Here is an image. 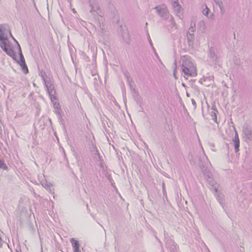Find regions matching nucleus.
Here are the masks:
<instances>
[{
	"mask_svg": "<svg viewBox=\"0 0 252 252\" xmlns=\"http://www.w3.org/2000/svg\"><path fill=\"white\" fill-rule=\"evenodd\" d=\"M70 242L72 244L73 252H81V250H80V244L79 243V242L75 239L74 238H71L70 239Z\"/></svg>",
	"mask_w": 252,
	"mask_h": 252,
	"instance_id": "10",
	"label": "nucleus"
},
{
	"mask_svg": "<svg viewBox=\"0 0 252 252\" xmlns=\"http://www.w3.org/2000/svg\"><path fill=\"white\" fill-rule=\"evenodd\" d=\"M174 1H178V0H172V1L173 2Z\"/></svg>",
	"mask_w": 252,
	"mask_h": 252,
	"instance_id": "36",
	"label": "nucleus"
},
{
	"mask_svg": "<svg viewBox=\"0 0 252 252\" xmlns=\"http://www.w3.org/2000/svg\"><path fill=\"white\" fill-rule=\"evenodd\" d=\"M216 197H217V200L220 202V203H221L220 195L219 194H218L216 195Z\"/></svg>",
	"mask_w": 252,
	"mask_h": 252,
	"instance_id": "27",
	"label": "nucleus"
},
{
	"mask_svg": "<svg viewBox=\"0 0 252 252\" xmlns=\"http://www.w3.org/2000/svg\"><path fill=\"white\" fill-rule=\"evenodd\" d=\"M187 39L189 47H192L194 41V35L192 33L187 32Z\"/></svg>",
	"mask_w": 252,
	"mask_h": 252,
	"instance_id": "11",
	"label": "nucleus"
},
{
	"mask_svg": "<svg viewBox=\"0 0 252 252\" xmlns=\"http://www.w3.org/2000/svg\"><path fill=\"white\" fill-rule=\"evenodd\" d=\"M194 83H195V80H191L189 81V85L191 87H192L194 86Z\"/></svg>",
	"mask_w": 252,
	"mask_h": 252,
	"instance_id": "25",
	"label": "nucleus"
},
{
	"mask_svg": "<svg viewBox=\"0 0 252 252\" xmlns=\"http://www.w3.org/2000/svg\"><path fill=\"white\" fill-rule=\"evenodd\" d=\"M182 85H183V86H185V85H184V83H182Z\"/></svg>",
	"mask_w": 252,
	"mask_h": 252,
	"instance_id": "37",
	"label": "nucleus"
},
{
	"mask_svg": "<svg viewBox=\"0 0 252 252\" xmlns=\"http://www.w3.org/2000/svg\"><path fill=\"white\" fill-rule=\"evenodd\" d=\"M214 191L216 193H217L218 192V189L217 188H216V187H215L214 188Z\"/></svg>",
	"mask_w": 252,
	"mask_h": 252,
	"instance_id": "33",
	"label": "nucleus"
},
{
	"mask_svg": "<svg viewBox=\"0 0 252 252\" xmlns=\"http://www.w3.org/2000/svg\"><path fill=\"white\" fill-rule=\"evenodd\" d=\"M216 3H217L218 1H221L223 0H214Z\"/></svg>",
	"mask_w": 252,
	"mask_h": 252,
	"instance_id": "32",
	"label": "nucleus"
},
{
	"mask_svg": "<svg viewBox=\"0 0 252 252\" xmlns=\"http://www.w3.org/2000/svg\"><path fill=\"white\" fill-rule=\"evenodd\" d=\"M166 246L170 252H176L178 249L177 244L171 239H168L166 241Z\"/></svg>",
	"mask_w": 252,
	"mask_h": 252,
	"instance_id": "8",
	"label": "nucleus"
},
{
	"mask_svg": "<svg viewBox=\"0 0 252 252\" xmlns=\"http://www.w3.org/2000/svg\"><path fill=\"white\" fill-rule=\"evenodd\" d=\"M97 2H98V0H95V1L94 2V3H93V5L95 4V3H96Z\"/></svg>",
	"mask_w": 252,
	"mask_h": 252,
	"instance_id": "34",
	"label": "nucleus"
},
{
	"mask_svg": "<svg viewBox=\"0 0 252 252\" xmlns=\"http://www.w3.org/2000/svg\"><path fill=\"white\" fill-rule=\"evenodd\" d=\"M2 240L1 239V237H0V248H1L2 246Z\"/></svg>",
	"mask_w": 252,
	"mask_h": 252,
	"instance_id": "30",
	"label": "nucleus"
},
{
	"mask_svg": "<svg viewBox=\"0 0 252 252\" xmlns=\"http://www.w3.org/2000/svg\"><path fill=\"white\" fill-rule=\"evenodd\" d=\"M126 81L129 86V87H131V83L132 82V79L128 76V75H126Z\"/></svg>",
	"mask_w": 252,
	"mask_h": 252,
	"instance_id": "22",
	"label": "nucleus"
},
{
	"mask_svg": "<svg viewBox=\"0 0 252 252\" xmlns=\"http://www.w3.org/2000/svg\"><path fill=\"white\" fill-rule=\"evenodd\" d=\"M7 167L3 160L0 159V168L3 169H7Z\"/></svg>",
	"mask_w": 252,
	"mask_h": 252,
	"instance_id": "20",
	"label": "nucleus"
},
{
	"mask_svg": "<svg viewBox=\"0 0 252 252\" xmlns=\"http://www.w3.org/2000/svg\"><path fill=\"white\" fill-rule=\"evenodd\" d=\"M91 9L90 10V12L93 14H94V12H96L98 10H99L100 9V6H99L98 2H97L95 4L91 6Z\"/></svg>",
	"mask_w": 252,
	"mask_h": 252,
	"instance_id": "14",
	"label": "nucleus"
},
{
	"mask_svg": "<svg viewBox=\"0 0 252 252\" xmlns=\"http://www.w3.org/2000/svg\"><path fill=\"white\" fill-rule=\"evenodd\" d=\"M233 142H234V146L235 153L239 151V147L240 146V141L239 136L237 131L235 130V136L233 138Z\"/></svg>",
	"mask_w": 252,
	"mask_h": 252,
	"instance_id": "9",
	"label": "nucleus"
},
{
	"mask_svg": "<svg viewBox=\"0 0 252 252\" xmlns=\"http://www.w3.org/2000/svg\"><path fill=\"white\" fill-rule=\"evenodd\" d=\"M157 10L158 14L165 20L168 21L172 28L177 29V25L173 16L169 13L168 10L165 5L157 6L154 8Z\"/></svg>",
	"mask_w": 252,
	"mask_h": 252,
	"instance_id": "3",
	"label": "nucleus"
},
{
	"mask_svg": "<svg viewBox=\"0 0 252 252\" xmlns=\"http://www.w3.org/2000/svg\"><path fill=\"white\" fill-rule=\"evenodd\" d=\"M174 75L175 78H176L175 74V73L174 74Z\"/></svg>",
	"mask_w": 252,
	"mask_h": 252,
	"instance_id": "38",
	"label": "nucleus"
},
{
	"mask_svg": "<svg viewBox=\"0 0 252 252\" xmlns=\"http://www.w3.org/2000/svg\"><path fill=\"white\" fill-rule=\"evenodd\" d=\"M197 26H198V29L199 30L202 31H204L206 28L205 23L204 21H202V20L199 21L198 23Z\"/></svg>",
	"mask_w": 252,
	"mask_h": 252,
	"instance_id": "18",
	"label": "nucleus"
},
{
	"mask_svg": "<svg viewBox=\"0 0 252 252\" xmlns=\"http://www.w3.org/2000/svg\"><path fill=\"white\" fill-rule=\"evenodd\" d=\"M216 52L217 49L213 47H210L208 51V60L211 65H215L219 63L220 58Z\"/></svg>",
	"mask_w": 252,
	"mask_h": 252,
	"instance_id": "5",
	"label": "nucleus"
},
{
	"mask_svg": "<svg viewBox=\"0 0 252 252\" xmlns=\"http://www.w3.org/2000/svg\"><path fill=\"white\" fill-rule=\"evenodd\" d=\"M15 252H21L20 248L16 249Z\"/></svg>",
	"mask_w": 252,
	"mask_h": 252,
	"instance_id": "28",
	"label": "nucleus"
},
{
	"mask_svg": "<svg viewBox=\"0 0 252 252\" xmlns=\"http://www.w3.org/2000/svg\"><path fill=\"white\" fill-rule=\"evenodd\" d=\"M164 185H164V183H163V184H162V188H163V189H164Z\"/></svg>",
	"mask_w": 252,
	"mask_h": 252,
	"instance_id": "35",
	"label": "nucleus"
},
{
	"mask_svg": "<svg viewBox=\"0 0 252 252\" xmlns=\"http://www.w3.org/2000/svg\"><path fill=\"white\" fill-rule=\"evenodd\" d=\"M148 40H149V43H150V45H151V47L152 48V49H153V51L154 52L155 54L157 56H158V54H157V53L156 52V49H155V48L153 46V44L152 41V40H151V39L149 34H148Z\"/></svg>",
	"mask_w": 252,
	"mask_h": 252,
	"instance_id": "21",
	"label": "nucleus"
},
{
	"mask_svg": "<svg viewBox=\"0 0 252 252\" xmlns=\"http://www.w3.org/2000/svg\"><path fill=\"white\" fill-rule=\"evenodd\" d=\"M181 68L186 79L188 77H194L197 75L196 66L186 56L182 58Z\"/></svg>",
	"mask_w": 252,
	"mask_h": 252,
	"instance_id": "2",
	"label": "nucleus"
},
{
	"mask_svg": "<svg viewBox=\"0 0 252 252\" xmlns=\"http://www.w3.org/2000/svg\"><path fill=\"white\" fill-rule=\"evenodd\" d=\"M42 186L44 187L46 189L49 190L51 191L50 188L52 186V184L50 183H48L46 180H44L41 182Z\"/></svg>",
	"mask_w": 252,
	"mask_h": 252,
	"instance_id": "15",
	"label": "nucleus"
},
{
	"mask_svg": "<svg viewBox=\"0 0 252 252\" xmlns=\"http://www.w3.org/2000/svg\"><path fill=\"white\" fill-rule=\"evenodd\" d=\"M123 96L124 97V101L125 102V100H126V91H125V92H123Z\"/></svg>",
	"mask_w": 252,
	"mask_h": 252,
	"instance_id": "26",
	"label": "nucleus"
},
{
	"mask_svg": "<svg viewBox=\"0 0 252 252\" xmlns=\"http://www.w3.org/2000/svg\"><path fill=\"white\" fill-rule=\"evenodd\" d=\"M18 51L19 54L20 55V60L18 61L16 59V60H14L16 61L17 63H18L21 66L24 73L25 74H27L28 72V68L27 65L26 64L25 59L22 54L21 48L19 44H18Z\"/></svg>",
	"mask_w": 252,
	"mask_h": 252,
	"instance_id": "6",
	"label": "nucleus"
},
{
	"mask_svg": "<svg viewBox=\"0 0 252 252\" xmlns=\"http://www.w3.org/2000/svg\"><path fill=\"white\" fill-rule=\"evenodd\" d=\"M95 1V0H88V2L90 7L93 5V3H94Z\"/></svg>",
	"mask_w": 252,
	"mask_h": 252,
	"instance_id": "24",
	"label": "nucleus"
},
{
	"mask_svg": "<svg viewBox=\"0 0 252 252\" xmlns=\"http://www.w3.org/2000/svg\"><path fill=\"white\" fill-rule=\"evenodd\" d=\"M195 29V24L191 23L190 27L189 28V31L188 32H189V33H192L194 32Z\"/></svg>",
	"mask_w": 252,
	"mask_h": 252,
	"instance_id": "19",
	"label": "nucleus"
},
{
	"mask_svg": "<svg viewBox=\"0 0 252 252\" xmlns=\"http://www.w3.org/2000/svg\"><path fill=\"white\" fill-rule=\"evenodd\" d=\"M220 8V13L221 15H223L225 12V10L224 8V6L223 4V0L221 1H218L217 3H216Z\"/></svg>",
	"mask_w": 252,
	"mask_h": 252,
	"instance_id": "17",
	"label": "nucleus"
},
{
	"mask_svg": "<svg viewBox=\"0 0 252 252\" xmlns=\"http://www.w3.org/2000/svg\"><path fill=\"white\" fill-rule=\"evenodd\" d=\"M244 134L248 138L250 137L252 135V131L250 127L249 126H246L243 127Z\"/></svg>",
	"mask_w": 252,
	"mask_h": 252,
	"instance_id": "13",
	"label": "nucleus"
},
{
	"mask_svg": "<svg viewBox=\"0 0 252 252\" xmlns=\"http://www.w3.org/2000/svg\"><path fill=\"white\" fill-rule=\"evenodd\" d=\"M192 103L194 106L196 105V102L194 100L192 99Z\"/></svg>",
	"mask_w": 252,
	"mask_h": 252,
	"instance_id": "29",
	"label": "nucleus"
},
{
	"mask_svg": "<svg viewBox=\"0 0 252 252\" xmlns=\"http://www.w3.org/2000/svg\"><path fill=\"white\" fill-rule=\"evenodd\" d=\"M201 168L202 170L203 173L207 181V182L212 186H214L215 184V181L213 180L212 178V174L211 172H210L208 169L206 168L204 169V167H202L201 166Z\"/></svg>",
	"mask_w": 252,
	"mask_h": 252,
	"instance_id": "7",
	"label": "nucleus"
},
{
	"mask_svg": "<svg viewBox=\"0 0 252 252\" xmlns=\"http://www.w3.org/2000/svg\"><path fill=\"white\" fill-rule=\"evenodd\" d=\"M212 109L213 110L211 112L212 119L215 123H217V113L218 112V111L215 108H213Z\"/></svg>",
	"mask_w": 252,
	"mask_h": 252,
	"instance_id": "16",
	"label": "nucleus"
},
{
	"mask_svg": "<svg viewBox=\"0 0 252 252\" xmlns=\"http://www.w3.org/2000/svg\"><path fill=\"white\" fill-rule=\"evenodd\" d=\"M130 87V90H131V91H135V89H134V88H133L132 87V85H131V87Z\"/></svg>",
	"mask_w": 252,
	"mask_h": 252,
	"instance_id": "31",
	"label": "nucleus"
},
{
	"mask_svg": "<svg viewBox=\"0 0 252 252\" xmlns=\"http://www.w3.org/2000/svg\"><path fill=\"white\" fill-rule=\"evenodd\" d=\"M43 80L45 86L46 91L48 94L52 102L56 105L57 100V96L56 95V91L55 89L54 85L50 82V81H47L42 76Z\"/></svg>",
	"mask_w": 252,
	"mask_h": 252,
	"instance_id": "4",
	"label": "nucleus"
},
{
	"mask_svg": "<svg viewBox=\"0 0 252 252\" xmlns=\"http://www.w3.org/2000/svg\"><path fill=\"white\" fill-rule=\"evenodd\" d=\"M9 34L11 37L17 43L18 47V42L14 38L10 30L6 28L5 25H0V46L2 50L13 60H16V54L11 48V45L8 40L7 34Z\"/></svg>",
	"mask_w": 252,
	"mask_h": 252,
	"instance_id": "1",
	"label": "nucleus"
},
{
	"mask_svg": "<svg viewBox=\"0 0 252 252\" xmlns=\"http://www.w3.org/2000/svg\"><path fill=\"white\" fill-rule=\"evenodd\" d=\"M210 9L206 6L205 8L203 10V13L204 15L208 16Z\"/></svg>",
	"mask_w": 252,
	"mask_h": 252,
	"instance_id": "23",
	"label": "nucleus"
},
{
	"mask_svg": "<svg viewBox=\"0 0 252 252\" xmlns=\"http://www.w3.org/2000/svg\"><path fill=\"white\" fill-rule=\"evenodd\" d=\"M172 6L174 11L177 14L181 13L182 7L179 4L178 1H174L172 2Z\"/></svg>",
	"mask_w": 252,
	"mask_h": 252,
	"instance_id": "12",
	"label": "nucleus"
}]
</instances>
